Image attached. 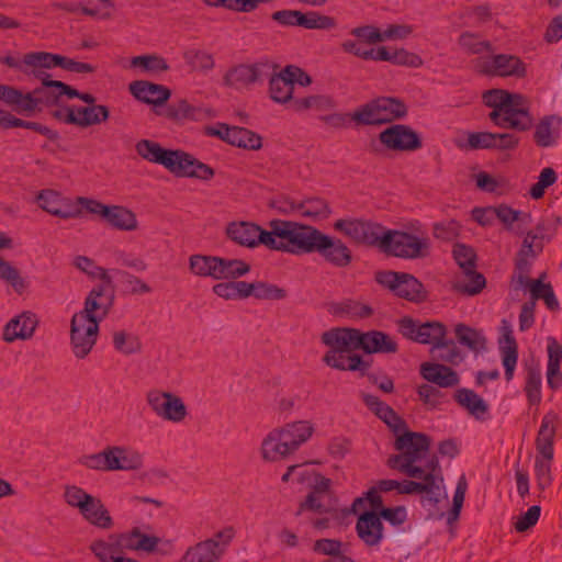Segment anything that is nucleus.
<instances>
[{
    "instance_id": "de8ad7c7",
    "label": "nucleus",
    "mask_w": 562,
    "mask_h": 562,
    "mask_svg": "<svg viewBox=\"0 0 562 562\" xmlns=\"http://www.w3.org/2000/svg\"><path fill=\"white\" fill-rule=\"evenodd\" d=\"M72 265L91 279H100L106 285H112V278L109 276L108 271L98 266L91 258L86 256H76L72 260Z\"/></svg>"
},
{
    "instance_id": "49530a36",
    "label": "nucleus",
    "mask_w": 562,
    "mask_h": 562,
    "mask_svg": "<svg viewBox=\"0 0 562 562\" xmlns=\"http://www.w3.org/2000/svg\"><path fill=\"white\" fill-rule=\"evenodd\" d=\"M216 280H236L246 273V262L239 259H228L216 256Z\"/></svg>"
},
{
    "instance_id": "5fc2aeb1",
    "label": "nucleus",
    "mask_w": 562,
    "mask_h": 562,
    "mask_svg": "<svg viewBox=\"0 0 562 562\" xmlns=\"http://www.w3.org/2000/svg\"><path fill=\"white\" fill-rule=\"evenodd\" d=\"M259 300L278 301L286 296L285 290L265 282L248 283V296Z\"/></svg>"
},
{
    "instance_id": "20e7f679",
    "label": "nucleus",
    "mask_w": 562,
    "mask_h": 562,
    "mask_svg": "<svg viewBox=\"0 0 562 562\" xmlns=\"http://www.w3.org/2000/svg\"><path fill=\"white\" fill-rule=\"evenodd\" d=\"M311 420L302 419L272 429L261 443V456L266 461H281L293 454L314 434Z\"/></svg>"
},
{
    "instance_id": "9d476101",
    "label": "nucleus",
    "mask_w": 562,
    "mask_h": 562,
    "mask_svg": "<svg viewBox=\"0 0 562 562\" xmlns=\"http://www.w3.org/2000/svg\"><path fill=\"white\" fill-rule=\"evenodd\" d=\"M78 204L85 213L95 216L111 227L122 232H134L138 228L136 214L122 205H105L98 200L78 196Z\"/></svg>"
},
{
    "instance_id": "ddd939ff",
    "label": "nucleus",
    "mask_w": 562,
    "mask_h": 562,
    "mask_svg": "<svg viewBox=\"0 0 562 562\" xmlns=\"http://www.w3.org/2000/svg\"><path fill=\"white\" fill-rule=\"evenodd\" d=\"M235 531L226 527L212 538L190 547L180 562H217L234 538Z\"/></svg>"
},
{
    "instance_id": "774afa93",
    "label": "nucleus",
    "mask_w": 562,
    "mask_h": 562,
    "mask_svg": "<svg viewBox=\"0 0 562 562\" xmlns=\"http://www.w3.org/2000/svg\"><path fill=\"white\" fill-rule=\"evenodd\" d=\"M91 494L77 485H66L64 490V501L72 508L80 510L86 505Z\"/></svg>"
},
{
    "instance_id": "f8f14e48",
    "label": "nucleus",
    "mask_w": 562,
    "mask_h": 562,
    "mask_svg": "<svg viewBox=\"0 0 562 562\" xmlns=\"http://www.w3.org/2000/svg\"><path fill=\"white\" fill-rule=\"evenodd\" d=\"M146 403L150 411L159 418L170 423H182L188 416L183 400L171 392L158 389L146 393Z\"/></svg>"
},
{
    "instance_id": "6ab92c4d",
    "label": "nucleus",
    "mask_w": 562,
    "mask_h": 562,
    "mask_svg": "<svg viewBox=\"0 0 562 562\" xmlns=\"http://www.w3.org/2000/svg\"><path fill=\"white\" fill-rule=\"evenodd\" d=\"M385 148L394 151H414L422 147L419 135L408 125L394 124L379 134Z\"/></svg>"
},
{
    "instance_id": "393cba45",
    "label": "nucleus",
    "mask_w": 562,
    "mask_h": 562,
    "mask_svg": "<svg viewBox=\"0 0 562 562\" xmlns=\"http://www.w3.org/2000/svg\"><path fill=\"white\" fill-rule=\"evenodd\" d=\"M131 94L147 104L162 105L171 95L169 88L145 80H136L130 83Z\"/></svg>"
},
{
    "instance_id": "0eeeda50",
    "label": "nucleus",
    "mask_w": 562,
    "mask_h": 562,
    "mask_svg": "<svg viewBox=\"0 0 562 562\" xmlns=\"http://www.w3.org/2000/svg\"><path fill=\"white\" fill-rule=\"evenodd\" d=\"M405 102L395 97H379L360 105L350 115L358 125H383L407 115Z\"/></svg>"
},
{
    "instance_id": "c9c22d12",
    "label": "nucleus",
    "mask_w": 562,
    "mask_h": 562,
    "mask_svg": "<svg viewBox=\"0 0 562 562\" xmlns=\"http://www.w3.org/2000/svg\"><path fill=\"white\" fill-rule=\"evenodd\" d=\"M562 119L558 115H547L536 125L533 140L539 147L553 146L559 136Z\"/></svg>"
},
{
    "instance_id": "9b49d317",
    "label": "nucleus",
    "mask_w": 562,
    "mask_h": 562,
    "mask_svg": "<svg viewBox=\"0 0 562 562\" xmlns=\"http://www.w3.org/2000/svg\"><path fill=\"white\" fill-rule=\"evenodd\" d=\"M99 336V323L75 313L70 321V348L77 359L89 356Z\"/></svg>"
},
{
    "instance_id": "b1692460",
    "label": "nucleus",
    "mask_w": 562,
    "mask_h": 562,
    "mask_svg": "<svg viewBox=\"0 0 562 562\" xmlns=\"http://www.w3.org/2000/svg\"><path fill=\"white\" fill-rule=\"evenodd\" d=\"M359 329L355 328H331L321 336V341L328 347V350L351 353L359 349Z\"/></svg>"
},
{
    "instance_id": "c03bdc74",
    "label": "nucleus",
    "mask_w": 562,
    "mask_h": 562,
    "mask_svg": "<svg viewBox=\"0 0 562 562\" xmlns=\"http://www.w3.org/2000/svg\"><path fill=\"white\" fill-rule=\"evenodd\" d=\"M112 342L114 349L124 356L137 353L142 349L139 338L135 334L124 329L113 331Z\"/></svg>"
},
{
    "instance_id": "bf43d9fd",
    "label": "nucleus",
    "mask_w": 562,
    "mask_h": 562,
    "mask_svg": "<svg viewBox=\"0 0 562 562\" xmlns=\"http://www.w3.org/2000/svg\"><path fill=\"white\" fill-rule=\"evenodd\" d=\"M213 292L225 300H241L246 297L245 281L221 282L213 286Z\"/></svg>"
},
{
    "instance_id": "2eb2a0df",
    "label": "nucleus",
    "mask_w": 562,
    "mask_h": 562,
    "mask_svg": "<svg viewBox=\"0 0 562 562\" xmlns=\"http://www.w3.org/2000/svg\"><path fill=\"white\" fill-rule=\"evenodd\" d=\"M375 280L395 295L408 301L420 302L426 299L423 284L412 274L381 271L375 274Z\"/></svg>"
},
{
    "instance_id": "e2e57ef3",
    "label": "nucleus",
    "mask_w": 562,
    "mask_h": 562,
    "mask_svg": "<svg viewBox=\"0 0 562 562\" xmlns=\"http://www.w3.org/2000/svg\"><path fill=\"white\" fill-rule=\"evenodd\" d=\"M0 278L10 283L18 293L23 292L26 288V282L21 277L19 270L14 268L10 262L3 260L1 257Z\"/></svg>"
},
{
    "instance_id": "338daca9",
    "label": "nucleus",
    "mask_w": 562,
    "mask_h": 562,
    "mask_svg": "<svg viewBox=\"0 0 562 562\" xmlns=\"http://www.w3.org/2000/svg\"><path fill=\"white\" fill-rule=\"evenodd\" d=\"M542 248V239L536 234L528 233L522 241V246L517 255V259H527L530 263V260L540 254Z\"/></svg>"
},
{
    "instance_id": "a18cd8bd",
    "label": "nucleus",
    "mask_w": 562,
    "mask_h": 562,
    "mask_svg": "<svg viewBox=\"0 0 562 562\" xmlns=\"http://www.w3.org/2000/svg\"><path fill=\"white\" fill-rule=\"evenodd\" d=\"M456 336L461 345L467 346L473 351H480L485 348L486 339L484 335L464 324L456 326Z\"/></svg>"
},
{
    "instance_id": "09e8293b",
    "label": "nucleus",
    "mask_w": 562,
    "mask_h": 562,
    "mask_svg": "<svg viewBox=\"0 0 562 562\" xmlns=\"http://www.w3.org/2000/svg\"><path fill=\"white\" fill-rule=\"evenodd\" d=\"M189 269L195 276L216 280V256L192 255L189 258Z\"/></svg>"
},
{
    "instance_id": "f704fd0d",
    "label": "nucleus",
    "mask_w": 562,
    "mask_h": 562,
    "mask_svg": "<svg viewBox=\"0 0 562 562\" xmlns=\"http://www.w3.org/2000/svg\"><path fill=\"white\" fill-rule=\"evenodd\" d=\"M79 513L90 525L98 528L110 529L113 526V519L109 510L102 501L93 495H90Z\"/></svg>"
},
{
    "instance_id": "a211bd4d",
    "label": "nucleus",
    "mask_w": 562,
    "mask_h": 562,
    "mask_svg": "<svg viewBox=\"0 0 562 562\" xmlns=\"http://www.w3.org/2000/svg\"><path fill=\"white\" fill-rule=\"evenodd\" d=\"M430 471L423 472L419 476H412L419 481H403L398 482L397 491L400 494H426L430 503L437 504L441 496V471H436L434 463Z\"/></svg>"
},
{
    "instance_id": "4c0bfd02",
    "label": "nucleus",
    "mask_w": 562,
    "mask_h": 562,
    "mask_svg": "<svg viewBox=\"0 0 562 562\" xmlns=\"http://www.w3.org/2000/svg\"><path fill=\"white\" fill-rule=\"evenodd\" d=\"M270 98L281 104H285L288 109L292 110V102L294 101L293 92L294 87L291 79L283 75V69L271 77L269 81Z\"/></svg>"
},
{
    "instance_id": "72a5a7b5",
    "label": "nucleus",
    "mask_w": 562,
    "mask_h": 562,
    "mask_svg": "<svg viewBox=\"0 0 562 562\" xmlns=\"http://www.w3.org/2000/svg\"><path fill=\"white\" fill-rule=\"evenodd\" d=\"M323 362L333 369L341 371L349 370L364 373L369 368V364L360 356L335 350H327L323 356Z\"/></svg>"
},
{
    "instance_id": "2f4dec72",
    "label": "nucleus",
    "mask_w": 562,
    "mask_h": 562,
    "mask_svg": "<svg viewBox=\"0 0 562 562\" xmlns=\"http://www.w3.org/2000/svg\"><path fill=\"white\" fill-rule=\"evenodd\" d=\"M454 398L476 420L484 422L488 418V404L474 391L460 389L456 392Z\"/></svg>"
},
{
    "instance_id": "69168bd1",
    "label": "nucleus",
    "mask_w": 562,
    "mask_h": 562,
    "mask_svg": "<svg viewBox=\"0 0 562 562\" xmlns=\"http://www.w3.org/2000/svg\"><path fill=\"white\" fill-rule=\"evenodd\" d=\"M476 187L494 195H504L510 190L506 178H476Z\"/></svg>"
},
{
    "instance_id": "864d4df0",
    "label": "nucleus",
    "mask_w": 562,
    "mask_h": 562,
    "mask_svg": "<svg viewBox=\"0 0 562 562\" xmlns=\"http://www.w3.org/2000/svg\"><path fill=\"white\" fill-rule=\"evenodd\" d=\"M79 12L101 20L111 18L113 3L110 0H81Z\"/></svg>"
},
{
    "instance_id": "a19ab883",
    "label": "nucleus",
    "mask_w": 562,
    "mask_h": 562,
    "mask_svg": "<svg viewBox=\"0 0 562 562\" xmlns=\"http://www.w3.org/2000/svg\"><path fill=\"white\" fill-rule=\"evenodd\" d=\"M130 67L150 75L166 72L170 68L167 60L157 54H146L132 57L130 60Z\"/></svg>"
},
{
    "instance_id": "412c9836",
    "label": "nucleus",
    "mask_w": 562,
    "mask_h": 562,
    "mask_svg": "<svg viewBox=\"0 0 562 562\" xmlns=\"http://www.w3.org/2000/svg\"><path fill=\"white\" fill-rule=\"evenodd\" d=\"M156 113L177 124L200 122L216 115L213 109L193 105L186 99L177 100Z\"/></svg>"
},
{
    "instance_id": "e433bc0d",
    "label": "nucleus",
    "mask_w": 562,
    "mask_h": 562,
    "mask_svg": "<svg viewBox=\"0 0 562 562\" xmlns=\"http://www.w3.org/2000/svg\"><path fill=\"white\" fill-rule=\"evenodd\" d=\"M76 115H69V121L72 125L80 127H88L91 125H98L106 122L110 117V111L108 106L102 104H95L91 106H78L76 108Z\"/></svg>"
},
{
    "instance_id": "603ef678",
    "label": "nucleus",
    "mask_w": 562,
    "mask_h": 562,
    "mask_svg": "<svg viewBox=\"0 0 562 562\" xmlns=\"http://www.w3.org/2000/svg\"><path fill=\"white\" fill-rule=\"evenodd\" d=\"M493 111L488 114L490 120L497 126L503 128H513L517 131H527L528 130V120L524 119L522 121H513V110L510 109H501V108H492Z\"/></svg>"
},
{
    "instance_id": "f257e3e1",
    "label": "nucleus",
    "mask_w": 562,
    "mask_h": 562,
    "mask_svg": "<svg viewBox=\"0 0 562 562\" xmlns=\"http://www.w3.org/2000/svg\"><path fill=\"white\" fill-rule=\"evenodd\" d=\"M32 74L41 81V86L24 93L15 87L0 85V101L26 116L42 112L46 108L60 106L66 83L52 79L50 75L43 70L35 69Z\"/></svg>"
},
{
    "instance_id": "f03ea898",
    "label": "nucleus",
    "mask_w": 562,
    "mask_h": 562,
    "mask_svg": "<svg viewBox=\"0 0 562 562\" xmlns=\"http://www.w3.org/2000/svg\"><path fill=\"white\" fill-rule=\"evenodd\" d=\"M395 435L394 448L398 453L389 457L386 461L389 468L397 470L406 476H419L423 472L430 471L429 467L434 463L436 471H440L437 458H428L430 447L428 436L411 431L407 427Z\"/></svg>"
},
{
    "instance_id": "4468645a",
    "label": "nucleus",
    "mask_w": 562,
    "mask_h": 562,
    "mask_svg": "<svg viewBox=\"0 0 562 562\" xmlns=\"http://www.w3.org/2000/svg\"><path fill=\"white\" fill-rule=\"evenodd\" d=\"M400 333L416 342L432 345L431 352L435 353L446 337L447 329L442 323H420L408 317L398 322Z\"/></svg>"
},
{
    "instance_id": "aec40b11",
    "label": "nucleus",
    "mask_w": 562,
    "mask_h": 562,
    "mask_svg": "<svg viewBox=\"0 0 562 562\" xmlns=\"http://www.w3.org/2000/svg\"><path fill=\"white\" fill-rule=\"evenodd\" d=\"M334 228L356 243L378 246L383 232L379 224L350 218L336 221Z\"/></svg>"
},
{
    "instance_id": "f3484780",
    "label": "nucleus",
    "mask_w": 562,
    "mask_h": 562,
    "mask_svg": "<svg viewBox=\"0 0 562 562\" xmlns=\"http://www.w3.org/2000/svg\"><path fill=\"white\" fill-rule=\"evenodd\" d=\"M36 202L43 211L63 220L78 218L85 213V209L78 204L77 199L71 201L49 189L40 191Z\"/></svg>"
},
{
    "instance_id": "cd10ccee",
    "label": "nucleus",
    "mask_w": 562,
    "mask_h": 562,
    "mask_svg": "<svg viewBox=\"0 0 562 562\" xmlns=\"http://www.w3.org/2000/svg\"><path fill=\"white\" fill-rule=\"evenodd\" d=\"M356 530L358 537L369 547L379 546L383 539V525L374 512H366L358 518Z\"/></svg>"
},
{
    "instance_id": "13d9d810",
    "label": "nucleus",
    "mask_w": 562,
    "mask_h": 562,
    "mask_svg": "<svg viewBox=\"0 0 562 562\" xmlns=\"http://www.w3.org/2000/svg\"><path fill=\"white\" fill-rule=\"evenodd\" d=\"M496 217L504 224L505 228L512 231L515 223L529 224L530 214L514 210L506 204L496 206Z\"/></svg>"
},
{
    "instance_id": "bb28decb",
    "label": "nucleus",
    "mask_w": 562,
    "mask_h": 562,
    "mask_svg": "<svg viewBox=\"0 0 562 562\" xmlns=\"http://www.w3.org/2000/svg\"><path fill=\"white\" fill-rule=\"evenodd\" d=\"M359 349L367 353H395L397 342L390 335L380 330L361 333L359 330Z\"/></svg>"
},
{
    "instance_id": "39448f33",
    "label": "nucleus",
    "mask_w": 562,
    "mask_h": 562,
    "mask_svg": "<svg viewBox=\"0 0 562 562\" xmlns=\"http://www.w3.org/2000/svg\"><path fill=\"white\" fill-rule=\"evenodd\" d=\"M314 251L338 267H345L351 260L350 250L340 240H334L318 229L299 223L293 255Z\"/></svg>"
},
{
    "instance_id": "0e129e2a",
    "label": "nucleus",
    "mask_w": 562,
    "mask_h": 562,
    "mask_svg": "<svg viewBox=\"0 0 562 562\" xmlns=\"http://www.w3.org/2000/svg\"><path fill=\"white\" fill-rule=\"evenodd\" d=\"M453 257L462 272L468 274L475 269V254L471 247L463 244L454 245Z\"/></svg>"
},
{
    "instance_id": "58836bf2",
    "label": "nucleus",
    "mask_w": 562,
    "mask_h": 562,
    "mask_svg": "<svg viewBox=\"0 0 562 562\" xmlns=\"http://www.w3.org/2000/svg\"><path fill=\"white\" fill-rule=\"evenodd\" d=\"M279 209L283 212H290L297 209L301 211L302 216L308 217L313 221L325 220L330 214V209L327 202L319 198L306 199L297 206H295L293 203H289L284 206H280Z\"/></svg>"
},
{
    "instance_id": "423d86ee",
    "label": "nucleus",
    "mask_w": 562,
    "mask_h": 562,
    "mask_svg": "<svg viewBox=\"0 0 562 562\" xmlns=\"http://www.w3.org/2000/svg\"><path fill=\"white\" fill-rule=\"evenodd\" d=\"M266 231L256 224L248 223V248L263 245L271 250L293 255L299 223L293 221L274 220Z\"/></svg>"
},
{
    "instance_id": "37998d69",
    "label": "nucleus",
    "mask_w": 562,
    "mask_h": 562,
    "mask_svg": "<svg viewBox=\"0 0 562 562\" xmlns=\"http://www.w3.org/2000/svg\"><path fill=\"white\" fill-rule=\"evenodd\" d=\"M335 106L334 100L328 95L315 94L304 98H296L292 102L293 112H305L308 110L314 111H328Z\"/></svg>"
},
{
    "instance_id": "6e6d98bb",
    "label": "nucleus",
    "mask_w": 562,
    "mask_h": 562,
    "mask_svg": "<svg viewBox=\"0 0 562 562\" xmlns=\"http://www.w3.org/2000/svg\"><path fill=\"white\" fill-rule=\"evenodd\" d=\"M459 46L468 54L479 55L483 52H492L493 46L488 41H480L479 35L472 32H463L458 38Z\"/></svg>"
},
{
    "instance_id": "4be33fe9",
    "label": "nucleus",
    "mask_w": 562,
    "mask_h": 562,
    "mask_svg": "<svg viewBox=\"0 0 562 562\" xmlns=\"http://www.w3.org/2000/svg\"><path fill=\"white\" fill-rule=\"evenodd\" d=\"M111 286L99 284L94 286L85 300V307L77 314L94 318L100 323L111 311L114 303V292Z\"/></svg>"
},
{
    "instance_id": "473e14b6",
    "label": "nucleus",
    "mask_w": 562,
    "mask_h": 562,
    "mask_svg": "<svg viewBox=\"0 0 562 562\" xmlns=\"http://www.w3.org/2000/svg\"><path fill=\"white\" fill-rule=\"evenodd\" d=\"M422 376L440 387H452L459 384V376L451 368L439 363L424 362L420 366Z\"/></svg>"
},
{
    "instance_id": "680f3d73",
    "label": "nucleus",
    "mask_w": 562,
    "mask_h": 562,
    "mask_svg": "<svg viewBox=\"0 0 562 562\" xmlns=\"http://www.w3.org/2000/svg\"><path fill=\"white\" fill-rule=\"evenodd\" d=\"M79 463L90 470L111 472L108 447L100 452L81 456Z\"/></svg>"
},
{
    "instance_id": "dca6fc26",
    "label": "nucleus",
    "mask_w": 562,
    "mask_h": 562,
    "mask_svg": "<svg viewBox=\"0 0 562 562\" xmlns=\"http://www.w3.org/2000/svg\"><path fill=\"white\" fill-rule=\"evenodd\" d=\"M475 68L487 76L516 77L526 76V65L516 55L497 54L490 59H476Z\"/></svg>"
},
{
    "instance_id": "79ce46f5",
    "label": "nucleus",
    "mask_w": 562,
    "mask_h": 562,
    "mask_svg": "<svg viewBox=\"0 0 562 562\" xmlns=\"http://www.w3.org/2000/svg\"><path fill=\"white\" fill-rule=\"evenodd\" d=\"M484 286L485 278L483 274L476 272L475 269H472L468 274L462 272L452 283L454 291L465 295H475L480 293Z\"/></svg>"
},
{
    "instance_id": "8fccbe9b",
    "label": "nucleus",
    "mask_w": 562,
    "mask_h": 562,
    "mask_svg": "<svg viewBox=\"0 0 562 562\" xmlns=\"http://www.w3.org/2000/svg\"><path fill=\"white\" fill-rule=\"evenodd\" d=\"M183 59L193 70L202 72L210 71L215 66L213 55L202 49L190 48L186 50Z\"/></svg>"
},
{
    "instance_id": "5701e85b",
    "label": "nucleus",
    "mask_w": 562,
    "mask_h": 562,
    "mask_svg": "<svg viewBox=\"0 0 562 562\" xmlns=\"http://www.w3.org/2000/svg\"><path fill=\"white\" fill-rule=\"evenodd\" d=\"M111 472L137 471L144 467V456L131 446H108Z\"/></svg>"
},
{
    "instance_id": "a878e982",
    "label": "nucleus",
    "mask_w": 562,
    "mask_h": 562,
    "mask_svg": "<svg viewBox=\"0 0 562 562\" xmlns=\"http://www.w3.org/2000/svg\"><path fill=\"white\" fill-rule=\"evenodd\" d=\"M361 398L367 407L376 417L383 420L394 434H400L402 430H405V420L400 417L386 403L382 402L379 397L368 393H361Z\"/></svg>"
},
{
    "instance_id": "6e6552de",
    "label": "nucleus",
    "mask_w": 562,
    "mask_h": 562,
    "mask_svg": "<svg viewBox=\"0 0 562 562\" xmlns=\"http://www.w3.org/2000/svg\"><path fill=\"white\" fill-rule=\"evenodd\" d=\"M558 420V416L553 413L544 415L536 439L535 476L538 487L542 491L552 482L551 461Z\"/></svg>"
},
{
    "instance_id": "ea45409f",
    "label": "nucleus",
    "mask_w": 562,
    "mask_h": 562,
    "mask_svg": "<svg viewBox=\"0 0 562 562\" xmlns=\"http://www.w3.org/2000/svg\"><path fill=\"white\" fill-rule=\"evenodd\" d=\"M205 134L218 137L231 145L246 148V132L241 127L218 123L216 126L205 127Z\"/></svg>"
},
{
    "instance_id": "1a4fd4ad",
    "label": "nucleus",
    "mask_w": 562,
    "mask_h": 562,
    "mask_svg": "<svg viewBox=\"0 0 562 562\" xmlns=\"http://www.w3.org/2000/svg\"><path fill=\"white\" fill-rule=\"evenodd\" d=\"M379 247L386 254L402 258H423L429 252L428 236L412 235L400 231H384Z\"/></svg>"
},
{
    "instance_id": "4d7b16f0",
    "label": "nucleus",
    "mask_w": 562,
    "mask_h": 562,
    "mask_svg": "<svg viewBox=\"0 0 562 562\" xmlns=\"http://www.w3.org/2000/svg\"><path fill=\"white\" fill-rule=\"evenodd\" d=\"M301 26L307 30H330L337 22L333 16L321 14L316 11L300 14Z\"/></svg>"
},
{
    "instance_id": "3c124183",
    "label": "nucleus",
    "mask_w": 562,
    "mask_h": 562,
    "mask_svg": "<svg viewBox=\"0 0 562 562\" xmlns=\"http://www.w3.org/2000/svg\"><path fill=\"white\" fill-rule=\"evenodd\" d=\"M90 548L95 557L102 562H116L122 558L114 536L110 537V541H94Z\"/></svg>"
},
{
    "instance_id": "7ed1b4c3",
    "label": "nucleus",
    "mask_w": 562,
    "mask_h": 562,
    "mask_svg": "<svg viewBox=\"0 0 562 562\" xmlns=\"http://www.w3.org/2000/svg\"><path fill=\"white\" fill-rule=\"evenodd\" d=\"M137 154L149 162L164 166L169 172L181 176H213L214 170L181 149H166L159 143L142 139L136 144Z\"/></svg>"
},
{
    "instance_id": "7c9ffc66",
    "label": "nucleus",
    "mask_w": 562,
    "mask_h": 562,
    "mask_svg": "<svg viewBox=\"0 0 562 562\" xmlns=\"http://www.w3.org/2000/svg\"><path fill=\"white\" fill-rule=\"evenodd\" d=\"M71 58L47 52H31L23 56L22 64L31 70L60 67L68 71Z\"/></svg>"
},
{
    "instance_id": "052dcab7",
    "label": "nucleus",
    "mask_w": 562,
    "mask_h": 562,
    "mask_svg": "<svg viewBox=\"0 0 562 562\" xmlns=\"http://www.w3.org/2000/svg\"><path fill=\"white\" fill-rule=\"evenodd\" d=\"M525 392L530 405H538L541 402V372L539 369H528Z\"/></svg>"
},
{
    "instance_id": "c85d7f7f",
    "label": "nucleus",
    "mask_w": 562,
    "mask_h": 562,
    "mask_svg": "<svg viewBox=\"0 0 562 562\" xmlns=\"http://www.w3.org/2000/svg\"><path fill=\"white\" fill-rule=\"evenodd\" d=\"M503 366L507 381L512 380L518 358L517 342L513 336V329L506 319L502 321V338L499 339Z\"/></svg>"
},
{
    "instance_id": "c756f323",
    "label": "nucleus",
    "mask_w": 562,
    "mask_h": 562,
    "mask_svg": "<svg viewBox=\"0 0 562 562\" xmlns=\"http://www.w3.org/2000/svg\"><path fill=\"white\" fill-rule=\"evenodd\" d=\"M37 326L35 314L24 312L12 318L4 327L3 339L12 342L16 339H27L33 336Z\"/></svg>"
}]
</instances>
